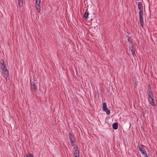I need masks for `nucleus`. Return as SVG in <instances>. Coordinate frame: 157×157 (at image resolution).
Segmentation results:
<instances>
[{"label":"nucleus","mask_w":157,"mask_h":157,"mask_svg":"<svg viewBox=\"0 0 157 157\" xmlns=\"http://www.w3.org/2000/svg\"><path fill=\"white\" fill-rule=\"evenodd\" d=\"M102 109L104 111L106 112L107 115H109L110 114V110L107 108L106 103L105 102H104L102 104Z\"/></svg>","instance_id":"nucleus-3"},{"label":"nucleus","mask_w":157,"mask_h":157,"mask_svg":"<svg viewBox=\"0 0 157 157\" xmlns=\"http://www.w3.org/2000/svg\"><path fill=\"white\" fill-rule=\"evenodd\" d=\"M138 6V8L140 10L139 13H143V6L142 3L141 2H139Z\"/></svg>","instance_id":"nucleus-7"},{"label":"nucleus","mask_w":157,"mask_h":157,"mask_svg":"<svg viewBox=\"0 0 157 157\" xmlns=\"http://www.w3.org/2000/svg\"><path fill=\"white\" fill-rule=\"evenodd\" d=\"M89 15V12H88V11L87 9L86 10V11L84 13V14L83 16V17L85 19H87Z\"/></svg>","instance_id":"nucleus-15"},{"label":"nucleus","mask_w":157,"mask_h":157,"mask_svg":"<svg viewBox=\"0 0 157 157\" xmlns=\"http://www.w3.org/2000/svg\"><path fill=\"white\" fill-rule=\"evenodd\" d=\"M69 137L71 141V145L72 146H74L75 141V138L74 136L71 133H69Z\"/></svg>","instance_id":"nucleus-4"},{"label":"nucleus","mask_w":157,"mask_h":157,"mask_svg":"<svg viewBox=\"0 0 157 157\" xmlns=\"http://www.w3.org/2000/svg\"><path fill=\"white\" fill-rule=\"evenodd\" d=\"M145 147V146L142 144L139 145L138 147L139 150L141 151V153L144 156H145V155L147 154L145 149L144 148V147Z\"/></svg>","instance_id":"nucleus-1"},{"label":"nucleus","mask_w":157,"mask_h":157,"mask_svg":"<svg viewBox=\"0 0 157 157\" xmlns=\"http://www.w3.org/2000/svg\"><path fill=\"white\" fill-rule=\"evenodd\" d=\"M40 1L39 2L38 4H37V5H36V8L38 12L40 13V14H41L40 13Z\"/></svg>","instance_id":"nucleus-11"},{"label":"nucleus","mask_w":157,"mask_h":157,"mask_svg":"<svg viewBox=\"0 0 157 157\" xmlns=\"http://www.w3.org/2000/svg\"><path fill=\"white\" fill-rule=\"evenodd\" d=\"M75 157H79V154L76 155H74Z\"/></svg>","instance_id":"nucleus-21"},{"label":"nucleus","mask_w":157,"mask_h":157,"mask_svg":"<svg viewBox=\"0 0 157 157\" xmlns=\"http://www.w3.org/2000/svg\"><path fill=\"white\" fill-rule=\"evenodd\" d=\"M0 64L1 65V70H4L5 69H7L6 65L5 64L4 61L3 59L0 60Z\"/></svg>","instance_id":"nucleus-6"},{"label":"nucleus","mask_w":157,"mask_h":157,"mask_svg":"<svg viewBox=\"0 0 157 157\" xmlns=\"http://www.w3.org/2000/svg\"><path fill=\"white\" fill-rule=\"evenodd\" d=\"M4 76V77L7 80V78H9V71L8 70H6L4 72L2 73Z\"/></svg>","instance_id":"nucleus-9"},{"label":"nucleus","mask_w":157,"mask_h":157,"mask_svg":"<svg viewBox=\"0 0 157 157\" xmlns=\"http://www.w3.org/2000/svg\"><path fill=\"white\" fill-rule=\"evenodd\" d=\"M112 126L113 129H117L118 128V123L116 122L114 123L112 125Z\"/></svg>","instance_id":"nucleus-14"},{"label":"nucleus","mask_w":157,"mask_h":157,"mask_svg":"<svg viewBox=\"0 0 157 157\" xmlns=\"http://www.w3.org/2000/svg\"><path fill=\"white\" fill-rule=\"evenodd\" d=\"M2 71V72H3L5 71L6 70H8L7 69H4V70H1Z\"/></svg>","instance_id":"nucleus-20"},{"label":"nucleus","mask_w":157,"mask_h":157,"mask_svg":"<svg viewBox=\"0 0 157 157\" xmlns=\"http://www.w3.org/2000/svg\"><path fill=\"white\" fill-rule=\"evenodd\" d=\"M18 5L19 7L21 8L23 6V2H24L20 1H18Z\"/></svg>","instance_id":"nucleus-16"},{"label":"nucleus","mask_w":157,"mask_h":157,"mask_svg":"<svg viewBox=\"0 0 157 157\" xmlns=\"http://www.w3.org/2000/svg\"><path fill=\"white\" fill-rule=\"evenodd\" d=\"M34 81L35 80H34V81L31 82V80H30L31 89L32 91L36 92L37 91V86H36Z\"/></svg>","instance_id":"nucleus-2"},{"label":"nucleus","mask_w":157,"mask_h":157,"mask_svg":"<svg viewBox=\"0 0 157 157\" xmlns=\"http://www.w3.org/2000/svg\"><path fill=\"white\" fill-rule=\"evenodd\" d=\"M38 1H39V2L40 1H41V0H38Z\"/></svg>","instance_id":"nucleus-23"},{"label":"nucleus","mask_w":157,"mask_h":157,"mask_svg":"<svg viewBox=\"0 0 157 157\" xmlns=\"http://www.w3.org/2000/svg\"><path fill=\"white\" fill-rule=\"evenodd\" d=\"M39 1L38 0H36V5H37V4H38Z\"/></svg>","instance_id":"nucleus-19"},{"label":"nucleus","mask_w":157,"mask_h":157,"mask_svg":"<svg viewBox=\"0 0 157 157\" xmlns=\"http://www.w3.org/2000/svg\"><path fill=\"white\" fill-rule=\"evenodd\" d=\"M129 49H130L131 53L134 56V55H135V52L133 50L134 47L132 44H131V47H130Z\"/></svg>","instance_id":"nucleus-12"},{"label":"nucleus","mask_w":157,"mask_h":157,"mask_svg":"<svg viewBox=\"0 0 157 157\" xmlns=\"http://www.w3.org/2000/svg\"><path fill=\"white\" fill-rule=\"evenodd\" d=\"M18 1H20L25 2L24 0H18Z\"/></svg>","instance_id":"nucleus-22"},{"label":"nucleus","mask_w":157,"mask_h":157,"mask_svg":"<svg viewBox=\"0 0 157 157\" xmlns=\"http://www.w3.org/2000/svg\"><path fill=\"white\" fill-rule=\"evenodd\" d=\"M147 93V94L148 95V97L153 96V92L151 91V90L148 91Z\"/></svg>","instance_id":"nucleus-17"},{"label":"nucleus","mask_w":157,"mask_h":157,"mask_svg":"<svg viewBox=\"0 0 157 157\" xmlns=\"http://www.w3.org/2000/svg\"><path fill=\"white\" fill-rule=\"evenodd\" d=\"M153 96H149L148 97V101L150 102V104L152 106H154L155 105V101L154 100V99L153 98Z\"/></svg>","instance_id":"nucleus-8"},{"label":"nucleus","mask_w":157,"mask_h":157,"mask_svg":"<svg viewBox=\"0 0 157 157\" xmlns=\"http://www.w3.org/2000/svg\"><path fill=\"white\" fill-rule=\"evenodd\" d=\"M143 13H139V18H140V24L141 26L143 28V24H144V21H143Z\"/></svg>","instance_id":"nucleus-5"},{"label":"nucleus","mask_w":157,"mask_h":157,"mask_svg":"<svg viewBox=\"0 0 157 157\" xmlns=\"http://www.w3.org/2000/svg\"><path fill=\"white\" fill-rule=\"evenodd\" d=\"M126 37L127 38V40L128 42L131 45V44H133L132 40L131 39V38L128 35L126 36Z\"/></svg>","instance_id":"nucleus-13"},{"label":"nucleus","mask_w":157,"mask_h":157,"mask_svg":"<svg viewBox=\"0 0 157 157\" xmlns=\"http://www.w3.org/2000/svg\"><path fill=\"white\" fill-rule=\"evenodd\" d=\"M73 151L74 152V155L79 154V151L78 150V146H76L74 147Z\"/></svg>","instance_id":"nucleus-10"},{"label":"nucleus","mask_w":157,"mask_h":157,"mask_svg":"<svg viewBox=\"0 0 157 157\" xmlns=\"http://www.w3.org/2000/svg\"><path fill=\"white\" fill-rule=\"evenodd\" d=\"M24 157H33V156L32 154L28 153L27 155L26 154L25 155Z\"/></svg>","instance_id":"nucleus-18"}]
</instances>
